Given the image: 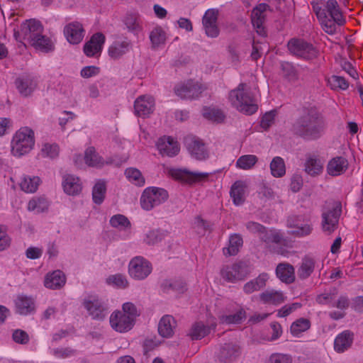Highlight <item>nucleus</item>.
Returning a JSON list of instances; mask_svg holds the SVG:
<instances>
[{
  "label": "nucleus",
  "instance_id": "f257e3e1",
  "mask_svg": "<svg viewBox=\"0 0 363 363\" xmlns=\"http://www.w3.org/2000/svg\"><path fill=\"white\" fill-rule=\"evenodd\" d=\"M324 128L323 119L313 109L308 110L293 124L292 131L306 140H315L320 137Z\"/></svg>",
  "mask_w": 363,
  "mask_h": 363
},
{
  "label": "nucleus",
  "instance_id": "f03ea898",
  "mask_svg": "<svg viewBox=\"0 0 363 363\" xmlns=\"http://www.w3.org/2000/svg\"><path fill=\"white\" fill-rule=\"evenodd\" d=\"M247 84L241 83L229 93V100L233 107L247 115H252L257 111V105L253 96L246 90Z\"/></svg>",
  "mask_w": 363,
  "mask_h": 363
},
{
  "label": "nucleus",
  "instance_id": "7ed1b4c3",
  "mask_svg": "<svg viewBox=\"0 0 363 363\" xmlns=\"http://www.w3.org/2000/svg\"><path fill=\"white\" fill-rule=\"evenodd\" d=\"M34 144V131L27 126L21 127L11 140V153L16 157L23 156L33 149Z\"/></svg>",
  "mask_w": 363,
  "mask_h": 363
},
{
  "label": "nucleus",
  "instance_id": "20e7f679",
  "mask_svg": "<svg viewBox=\"0 0 363 363\" xmlns=\"http://www.w3.org/2000/svg\"><path fill=\"white\" fill-rule=\"evenodd\" d=\"M341 213L342 203L340 201H326L321 214V227L325 233L330 235L337 228Z\"/></svg>",
  "mask_w": 363,
  "mask_h": 363
},
{
  "label": "nucleus",
  "instance_id": "39448f33",
  "mask_svg": "<svg viewBox=\"0 0 363 363\" xmlns=\"http://www.w3.org/2000/svg\"><path fill=\"white\" fill-rule=\"evenodd\" d=\"M168 192L162 188H146L140 197L141 207L145 211H150L167 200Z\"/></svg>",
  "mask_w": 363,
  "mask_h": 363
},
{
  "label": "nucleus",
  "instance_id": "423d86ee",
  "mask_svg": "<svg viewBox=\"0 0 363 363\" xmlns=\"http://www.w3.org/2000/svg\"><path fill=\"white\" fill-rule=\"evenodd\" d=\"M249 274L247 266L242 262L225 265L220 269V276L228 282L235 283L243 280Z\"/></svg>",
  "mask_w": 363,
  "mask_h": 363
},
{
  "label": "nucleus",
  "instance_id": "0eeeda50",
  "mask_svg": "<svg viewBox=\"0 0 363 363\" xmlns=\"http://www.w3.org/2000/svg\"><path fill=\"white\" fill-rule=\"evenodd\" d=\"M152 269L150 262L140 256L133 258L128 265L130 276L136 280H143L147 278Z\"/></svg>",
  "mask_w": 363,
  "mask_h": 363
},
{
  "label": "nucleus",
  "instance_id": "6e6552de",
  "mask_svg": "<svg viewBox=\"0 0 363 363\" xmlns=\"http://www.w3.org/2000/svg\"><path fill=\"white\" fill-rule=\"evenodd\" d=\"M43 27L40 22L35 19L26 21L22 23L19 31L15 32L14 35L17 38L21 37L27 43L39 37L43 33Z\"/></svg>",
  "mask_w": 363,
  "mask_h": 363
},
{
  "label": "nucleus",
  "instance_id": "1a4fd4ad",
  "mask_svg": "<svg viewBox=\"0 0 363 363\" xmlns=\"http://www.w3.org/2000/svg\"><path fill=\"white\" fill-rule=\"evenodd\" d=\"M289 51L295 55L306 60L317 56L318 52L312 44L300 39H291L288 43Z\"/></svg>",
  "mask_w": 363,
  "mask_h": 363
},
{
  "label": "nucleus",
  "instance_id": "9d476101",
  "mask_svg": "<svg viewBox=\"0 0 363 363\" xmlns=\"http://www.w3.org/2000/svg\"><path fill=\"white\" fill-rule=\"evenodd\" d=\"M203 87L199 82L188 80L174 87L176 95L183 99H193L198 98L203 91Z\"/></svg>",
  "mask_w": 363,
  "mask_h": 363
},
{
  "label": "nucleus",
  "instance_id": "9b49d317",
  "mask_svg": "<svg viewBox=\"0 0 363 363\" xmlns=\"http://www.w3.org/2000/svg\"><path fill=\"white\" fill-rule=\"evenodd\" d=\"M110 324L116 332L125 333L133 328L135 323L132 318L124 315L121 311H116L110 316Z\"/></svg>",
  "mask_w": 363,
  "mask_h": 363
},
{
  "label": "nucleus",
  "instance_id": "f8f14e48",
  "mask_svg": "<svg viewBox=\"0 0 363 363\" xmlns=\"http://www.w3.org/2000/svg\"><path fill=\"white\" fill-rule=\"evenodd\" d=\"M218 16V11L214 9H208L203 16L202 24L208 37L216 38L219 35L220 30L217 25Z\"/></svg>",
  "mask_w": 363,
  "mask_h": 363
},
{
  "label": "nucleus",
  "instance_id": "ddd939ff",
  "mask_svg": "<svg viewBox=\"0 0 363 363\" xmlns=\"http://www.w3.org/2000/svg\"><path fill=\"white\" fill-rule=\"evenodd\" d=\"M169 173L175 179L189 184L200 182L209 175L208 173L189 172L185 169H171Z\"/></svg>",
  "mask_w": 363,
  "mask_h": 363
},
{
  "label": "nucleus",
  "instance_id": "4468645a",
  "mask_svg": "<svg viewBox=\"0 0 363 363\" xmlns=\"http://www.w3.org/2000/svg\"><path fill=\"white\" fill-rule=\"evenodd\" d=\"M269 9V6L264 3L258 4L253 9L251 14L252 23L260 36H265L266 31L263 26L265 21V12Z\"/></svg>",
  "mask_w": 363,
  "mask_h": 363
},
{
  "label": "nucleus",
  "instance_id": "2eb2a0df",
  "mask_svg": "<svg viewBox=\"0 0 363 363\" xmlns=\"http://www.w3.org/2000/svg\"><path fill=\"white\" fill-rule=\"evenodd\" d=\"M133 44L128 38H119L114 40L108 49L109 57L118 60L132 50Z\"/></svg>",
  "mask_w": 363,
  "mask_h": 363
},
{
  "label": "nucleus",
  "instance_id": "dca6fc26",
  "mask_svg": "<svg viewBox=\"0 0 363 363\" xmlns=\"http://www.w3.org/2000/svg\"><path fill=\"white\" fill-rule=\"evenodd\" d=\"M84 29L82 23L74 21L68 23L64 28V34L71 44L79 43L84 36Z\"/></svg>",
  "mask_w": 363,
  "mask_h": 363
},
{
  "label": "nucleus",
  "instance_id": "f3484780",
  "mask_svg": "<svg viewBox=\"0 0 363 363\" xmlns=\"http://www.w3.org/2000/svg\"><path fill=\"white\" fill-rule=\"evenodd\" d=\"M83 304L94 319L103 320L107 314L105 306L95 297L85 299Z\"/></svg>",
  "mask_w": 363,
  "mask_h": 363
},
{
  "label": "nucleus",
  "instance_id": "a211bd4d",
  "mask_svg": "<svg viewBox=\"0 0 363 363\" xmlns=\"http://www.w3.org/2000/svg\"><path fill=\"white\" fill-rule=\"evenodd\" d=\"M105 35L101 33L94 34L84 45V52L87 57H94L100 54L105 43Z\"/></svg>",
  "mask_w": 363,
  "mask_h": 363
},
{
  "label": "nucleus",
  "instance_id": "6ab92c4d",
  "mask_svg": "<svg viewBox=\"0 0 363 363\" xmlns=\"http://www.w3.org/2000/svg\"><path fill=\"white\" fill-rule=\"evenodd\" d=\"M155 100L151 96H140L135 101L134 109L137 116H148L154 111Z\"/></svg>",
  "mask_w": 363,
  "mask_h": 363
},
{
  "label": "nucleus",
  "instance_id": "aec40b11",
  "mask_svg": "<svg viewBox=\"0 0 363 363\" xmlns=\"http://www.w3.org/2000/svg\"><path fill=\"white\" fill-rule=\"evenodd\" d=\"M157 149L162 156L173 157L179 152V146L177 141L171 137H162L158 140Z\"/></svg>",
  "mask_w": 363,
  "mask_h": 363
},
{
  "label": "nucleus",
  "instance_id": "412c9836",
  "mask_svg": "<svg viewBox=\"0 0 363 363\" xmlns=\"http://www.w3.org/2000/svg\"><path fill=\"white\" fill-rule=\"evenodd\" d=\"M15 85L23 96H30L37 87V82L30 76H21L15 80Z\"/></svg>",
  "mask_w": 363,
  "mask_h": 363
},
{
  "label": "nucleus",
  "instance_id": "4be33fe9",
  "mask_svg": "<svg viewBox=\"0 0 363 363\" xmlns=\"http://www.w3.org/2000/svg\"><path fill=\"white\" fill-rule=\"evenodd\" d=\"M240 354L238 345L234 343H225L220 349L218 358L220 362L230 363Z\"/></svg>",
  "mask_w": 363,
  "mask_h": 363
},
{
  "label": "nucleus",
  "instance_id": "5701e85b",
  "mask_svg": "<svg viewBox=\"0 0 363 363\" xmlns=\"http://www.w3.org/2000/svg\"><path fill=\"white\" fill-rule=\"evenodd\" d=\"M348 161L346 158L339 156L331 159L327 165V172L333 177L344 174L348 169Z\"/></svg>",
  "mask_w": 363,
  "mask_h": 363
},
{
  "label": "nucleus",
  "instance_id": "b1692460",
  "mask_svg": "<svg viewBox=\"0 0 363 363\" xmlns=\"http://www.w3.org/2000/svg\"><path fill=\"white\" fill-rule=\"evenodd\" d=\"M66 282V277L60 270H56L48 274L45 278L44 284L46 288L58 289L62 288Z\"/></svg>",
  "mask_w": 363,
  "mask_h": 363
},
{
  "label": "nucleus",
  "instance_id": "393cba45",
  "mask_svg": "<svg viewBox=\"0 0 363 363\" xmlns=\"http://www.w3.org/2000/svg\"><path fill=\"white\" fill-rule=\"evenodd\" d=\"M177 323L174 318L169 315H164L158 324L159 334L163 337H170L174 334Z\"/></svg>",
  "mask_w": 363,
  "mask_h": 363
},
{
  "label": "nucleus",
  "instance_id": "a878e982",
  "mask_svg": "<svg viewBox=\"0 0 363 363\" xmlns=\"http://www.w3.org/2000/svg\"><path fill=\"white\" fill-rule=\"evenodd\" d=\"M16 312L21 315H28L35 310L34 301L31 297L19 295L15 300Z\"/></svg>",
  "mask_w": 363,
  "mask_h": 363
},
{
  "label": "nucleus",
  "instance_id": "bb28decb",
  "mask_svg": "<svg viewBox=\"0 0 363 363\" xmlns=\"http://www.w3.org/2000/svg\"><path fill=\"white\" fill-rule=\"evenodd\" d=\"M62 186L65 192L72 196L79 194L82 189L79 177L72 174H67L64 177Z\"/></svg>",
  "mask_w": 363,
  "mask_h": 363
},
{
  "label": "nucleus",
  "instance_id": "cd10ccee",
  "mask_svg": "<svg viewBox=\"0 0 363 363\" xmlns=\"http://www.w3.org/2000/svg\"><path fill=\"white\" fill-rule=\"evenodd\" d=\"M268 279V274L262 273L255 279L245 283L243 286V291L247 294L257 291L265 287Z\"/></svg>",
  "mask_w": 363,
  "mask_h": 363
},
{
  "label": "nucleus",
  "instance_id": "c85d7f7f",
  "mask_svg": "<svg viewBox=\"0 0 363 363\" xmlns=\"http://www.w3.org/2000/svg\"><path fill=\"white\" fill-rule=\"evenodd\" d=\"M276 274L278 278L283 282L291 284L295 280L294 267L289 263H280L276 268Z\"/></svg>",
  "mask_w": 363,
  "mask_h": 363
},
{
  "label": "nucleus",
  "instance_id": "c756f323",
  "mask_svg": "<svg viewBox=\"0 0 363 363\" xmlns=\"http://www.w3.org/2000/svg\"><path fill=\"white\" fill-rule=\"evenodd\" d=\"M260 301L264 304L279 305L284 302L285 297L281 291L266 290L259 294Z\"/></svg>",
  "mask_w": 363,
  "mask_h": 363
},
{
  "label": "nucleus",
  "instance_id": "7c9ffc66",
  "mask_svg": "<svg viewBox=\"0 0 363 363\" xmlns=\"http://www.w3.org/2000/svg\"><path fill=\"white\" fill-rule=\"evenodd\" d=\"M216 323L205 325L202 322H197L192 325L189 335L192 340H201L208 335L212 329H215Z\"/></svg>",
  "mask_w": 363,
  "mask_h": 363
},
{
  "label": "nucleus",
  "instance_id": "2f4dec72",
  "mask_svg": "<svg viewBox=\"0 0 363 363\" xmlns=\"http://www.w3.org/2000/svg\"><path fill=\"white\" fill-rule=\"evenodd\" d=\"M187 143V147L191 155L196 159L202 160L208 157V154L203 143L196 139H191Z\"/></svg>",
  "mask_w": 363,
  "mask_h": 363
},
{
  "label": "nucleus",
  "instance_id": "473e14b6",
  "mask_svg": "<svg viewBox=\"0 0 363 363\" xmlns=\"http://www.w3.org/2000/svg\"><path fill=\"white\" fill-rule=\"evenodd\" d=\"M304 169L310 176L316 177L323 172V162L316 156H309L306 160Z\"/></svg>",
  "mask_w": 363,
  "mask_h": 363
},
{
  "label": "nucleus",
  "instance_id": "72a5a7b5",
  "mask_svg": "<svg viewBox=\"0 0 363 363\" xmlns=\"http://www.w3.org/2000/svg\"><path fill=\"white\" fill-rule=\"evenodd\" d=\"M352 340L353 333L349 330L343 331L335 339L334 348L337 352H342L351 346Z\"/></svg>",
  "mask_w": 363,
  "mask_h": 363
},
{
  "label": "nucleus",
  "instance_id": "f704fd0d",
  "mask_svg": "<svg viewBox=\"0 0 363 363\" xmlns=\"http://www.w3.org/2000/svg\"><path fill=\"white\" fill-rule=\"evenodd\" d=\"M123 23L128 32L135 35L143 30L142 21L138 13H127L124 17Z\"/></svg>",
  "mask_w": 363,
  "mask_h": 363
},
{
  "label": "nucleus",
  "instance_id": "c9c22d12",
  "mask_svg": "<svg viewBox=\"0 0 363 363\" xmlns=\"http://www.w3.org/2000/svg\"><path fill=\"white\" fill-rule=\"evenodd\" d=\"M315 264L314 259L307 256L304 257L298 269V277L301 279H306L309 277L314 271Z\"/></svg>",
  "mask_w": 363,
  "mask_h": 363
},
{
  "label": "nucleus",
  "instance_id": "e433bc0d",
  "mask_svg": "<svg viewBox=\"0 0 363 363\" xmlns=\"http://www.w3.org/2000/svg\"><path fill=\"white\" fill-rule=\"evenodd\" d=\"M149 38L152 48L156 49L165 44L167 35L161 26H157L150 31Z\"/></svg>",
  "mask_w": 363,
  "mask_h": 363
},
{
  "label": "nucleus",
  "instance_id": "4c0bfd02",
  "mask_svg": "<svg viewBox=\"0 0 363 363\" xmlns=\"http://www.w3.org/2000/svg\"><path fill=\"white\" fill-rule=\"evenodd\" d=\"M245 184L240 181L235 182L231 187L230 196L236 206L241 205L245 201Z\"/></svg>",
  "mask_w": 363,
  "mask_h": 363
},
{
  "label": "nucleus",
  "instance_id": "58836bf2",
  "mask_svg": "<svg viewBox=\"0 0 363 363\" xmlns=\"http://www.w3.org/2000/svg\"><path fill=\"white\" fill-rule=\"evenodd\" d=\"M259 239L267 245L281 244L284 240L283 236L279 231L274 229L267 230L265 227L259 236Z\"/></svg>",
  "mask_w": 363,
  "mask_h": 363
},
{
  "label": "nucleus",
  "instance_id": "ea45409f",
  "mask_svg": "<svg viewBox=\"0 0 363 363\" xmlns=\"http://www.w3.org/2000/svg\"><path fill=\"white\" fill-rule=\"evenodd\" d=\"M84 160L86 164L94 167H101L106 163L103 158L96 152L93 147H89L86 150Z\"/></svg>",
  "mask_w": 363,
  "mask_h": 363
},
{
  "label": "nucleus",
  "instance_id": "a19ab883",
  "mask_svg": "<svg viewBox=\"0 0 363 363\" xmlns=\"http://www.w3.org/2000/svg\"><path fill=\"white\" fill-rule=\"evenodd\" d=\"M325 7L326 8V13L328 12L330 14V18H333L337 24L342 25L344 23L345 21L336 0H328Z\"/></svg>",
  "mask_w": 363,
  "mask_h": 363
},
{
  "label": "nucleus",
  "instance_id": "79ce46f5",
  "mask_svg": "<svg viewBox=\"0 0 363 363\" xmlns=\"http://www.w3.org/2000/svg\"><path fill=\"white\" fill-rule=\"evenodd\" d=\"M29 44L36 50H39L44 52H48L54 49V45L50 39L42 35V33L39 37L33 40V41Z\"/></svg>",
  "mask_w": 363,
  "mask_h": 363
},
{
  "label": "nucleus",
  "instance_id": "37998d69",
  "mask_svg": "<svg viewBox=\"0 0 363 363\" xmlns=\"http://www.w3.org/2000/svg\"><path fill=\"white\" fill-rule=\"evenodd\" d=\"M242 238L240 235H232L229 239L228 247L223 248L224 255L229 256L235 255L238 252L239 249L242 246Z\"/></svg>",
  "mask_w": 363,
  "mask_h": 363
},
{
  "label": "nucleus",
  "instance_id": "c03bdc74",
  "mask_svg": "<svg viewBox=\"0 0 363 363\" xmlns=\"http://www.w3.org/2000/svg\"><path fill=\"white\" fill-rule=\"evenodd\" d=\"M246 318V312L243 308L239 309L235 314L221 315L219 321L223 324H239Z\"/></svg>",
  "mask_w": 363,
  "mask_h": 363
},
{
  "label": "nucleus",
  "instance_id": "a18cd8bd",
  "mask_svg": "<svg viewBox=\"0 0 363 363\" xmlns=\"http://www.w3.org/2000/svg\"><path fill=\"white\" fill-rule=\"evenodd\" d=\"M281 74L289 82H295L298 79V73L296 67L290 62H284L281 64Z\"/></svg>",
  "mask_w": 363,
  "mask_h": 363
},
{
  "label": "nucleus",
  "instance_id": "49530a36",
  "mask_svg": "<svg viewBox=\"0 0 363 363\" xmlns=\"http://www.w3.org/2000/svg\"><path fill=\"white\" fill-rule=\"evenodd\" d=\"M270 170L274 177H281L286 174L285 162L281 157H275L270 163Z\"/></svg>",
  "mask_w": 363,
  "mask_h": 363
},
{
  "label": "nucleus",
  "instance_id": "de8ad7c7",
  "mask_svg": "<svg viewBox=\"0 0 363 363\" xmlns=\"http://www.w3.org/2000/svg\"><path fill=\"white\" fill-rule=\"evenodd\" d=\"M39 183L40 178L38 177H30L25 176L21 180L20 186L25 192L33 193L37 190Z\"/></svg>",
  "mask_w": 363,
  "mask_h": 363
},
{
  "label": "nucleus",
  "instance_id": "09e8293b",
  "mask_svg": "<svg viewBox=\"0 0 363 363\" xmlns=\"http://www.w3.org/2000/svg\"><path fill=\"white\" fill-rule=\"evenodd\" d=\"M49 202L44 197L33 198L28 204V209L30 211L41 213L48 208Z\"/></svg>",
  "mask_w": 363,
  "mask_h": 363
},
{
  "label": "nucleus",
  "instance_id": "8fccbe9b",
  "mask_svg": "<svg viewBox=\"0 0 363 363\" xmlns=\"http://www.w3.org/2000/svg\"><path fill=\"white\" fill-rule=\"evenodd\" d=\"M203 116L205 118L218 123L223 122L225 118V116L221 110L214 108H203Z\"/></svg>",
  "mask_w": 363,
  "mask_h": 363
},
{
  "label": "nucleus",
  "instance_id": "3c124183",
  "mask_svg": "<svg viewBox=\"0 0 363 363\" xmlns=\"http://www.w3.org/2000/svg\"><path fill=\"white\" fill-rule=\"evenodd\" d=\"M310 327V320L306 318H301L291 324L290 330L294 336H298L301 333L308 330Z\"/></svg>",
  "mask_w": 363,
  "mask_h": 363
},
{
  "label": "nucleus",
  "instance_id": "603ef678",
  "mask_svg": "<svg viewBox=\"0 0 363 363\" xmlns=\"http://www.w3.org/2000/svg\"><path fill=\"white\" fill-rule=\"evenodd\" d=\"M125 175L127 179L136 186H143L145 184V179L142 173L136 168H128L125 171Z\"/></svg>",
  "mask_w": 363,
  "mask_h": 363
},
{
  "label": "nucleus",
  "instance_id": "864d4df0",
  "mask_svg": "<svg viewBox=\"0 0 363 363\" xmlns=\"http://www.w3.org/2000/svg\"><path fill=\"white\" fill-rule=\"evenodd\" d=\"M258 158L254 155L240 156L236 161V167L242 169H250L257 162Z\"/></svg>",
  "mask_w": 363,
  "mask_h": 363
},
{
  "label": "nucleus",
  "instance_id": "5fc2aeb1",
  "mask_svg": "<svg viewBox=\"0 0 363 363\" xmlns=\"http://www.w3.org/2000/svg\"><path fill=\"white\" fill-rule=\"evenodd\" d=\"M337 294V290L335 288L318 294L315 298V301L320 305H328L333 303Z\"/></svg>",
  "mask_w": 363,
  "mask_h": 363
},
{
  "label": "nucleus",
  "instance_id": "6e6d98bb",
  "mask_svg": "<svg viewBox=\"0 0 363 363\" xmlns=\"http://www.w3.org/2000/svg\"><path fill=\"white\" fill-rule=\"evenodd\" d=\"M106 185L104 182H97L92 191V198L93 201L96 204H101L105 197L106 194Z\"/></svg>",
  "mask_w": 363,
  "mask_h": 363
},
{
  "label": "nucleus",
  "instance_id": "4d7b16f0",
  "mask_svg": "<svg viewBox=\"0 0 363 363\" xmlns=\"http://www.w3.org/2000/svg\"><path fill=\"white\" fill-rule=\"evenodd\" d=\"M106 282L109 285H113L122 289H125L128 286V281L126 277L121 274L109 276L106 279Z\"/></svg>",
  "mask_w": 363,
  "mask_h": 363
},
{
  "label": "nucleus",
  "instance_id": "13d9d810",
  "mask_svg": "<svg viewBox=\"0 0 363 363\" xmlns=\"http://www.w3.org/2000/svg\"><path fill=\"white\" fill-rule=\"evenodd\" d=\"M111 226L120 229H125L130 226V223L128 218L121 214H117L112 216L110 219Z\"/></svg>",
  "mask_w": 363,
  "mask_h": 363
},
{
  "label": "nucleus",
  "instance_id": "bf43d9fd",
  "mask_svg": "<svg viewBox=\"0 0 363 363\" xmlns=\"http://www.w3.org/2000/svg\"><path fill=\"white\" fill-rule=\"evenodd\" d=\"M164 237V233L159 230H150L144 238L145 243L148 245H155L160 242Z\"/></svg>",
  "mask_w": 363,
  "mask_h": 363
},
{
  "label": "nucleus",
  "instance_id": "052dcab7",
  "mask_svg": "<svg viewBox=\"0 0 363 363\" xmlns=\"http://www.w3.org/2000/svg\"><path fill=\"white\" fill-rule=\"evenodd\" d=\"M320 22L321 23L322 28L325 33L330 35L335 33L337 29V22H335L333 18L326 16L324 18L320 20Z\"/></svg>",
  "mask_w": 363,
  "mask_h": 363
},
{
  "label": "nucleus",
  "instance_id": "680f3d73",
  "mask_svg": "<svg viewBox=\"0 0 363 363\" xmlns=\"http://www.w3.org/2000/svg\"><path fill=\"white\" fill-rule=\"evenodd\" d=\"M121 312L124 313V315L128 317L132 318L134 323H135L136 318L140 315L136 306L131 302L123 303Z\"/></svg>",
  "mask_w": 363,
  "mask_h": 363
},
{
  "label": "nucleus",
  "instance_id": "e2e57ef3",
  "mask_svg": "<svg viewBox=\"0 0 363 363\" xmlns=\"http://www.w3.org/2000/svg\"><path fill=\"white\" fill-rule=\"evenodd\" d=\"M41 153L43 157L55 158L59 154V147L56 144L45 143L41 149Z\"/></svg>",
  "mask_w": 363,
  "mask_h": 363
},
{
  "label": "nucleus",
  "instance_id": "0e129e2a",
  "mask_svg": "<svg viewBox=\"0 0 363 363\" xmlns=\"http://www.w3.org/2000/svg\"><path fill=\"white\" fill-rule=\"evenodd\" d=\"M329 83L333 89L339 88L342 90H346L349 86V83L342 77L333 75L329 79Z\"/></svg>",
  "mask_w": 363,
  "mask_h": 363
},
{
  "label": "nucleus",
  "instance_id": "69168bd1",
  "mask_svg": "<svg viewBox=\"0 0 363 363\" xmlns=\"http://www.w3.org/2000/svg\"><path fill=\"white\" fill-rule=\"evenodd\" d=\"M338 63L342 69L347 72L352 78L356 79L358 78V73L353 67L352 64L348 62L345 58H340Z\"/></svg>",
  "mask_w": 363,
  "mask_h": 363
},
{
  "label": "nucleus",
  "instance_id": "338daca9",
  "mask_svg": "<svg viewBox=\"0 0 363 363\" xmlns=\"http://www.w3.org/2000/svg\"><path fill=\"white\" fill-rule=\"evenodd\" d=\"M13 340L21 345H26L29 342V335L28 333L20 329L15 330L12 334Z\"/></svg>",
  "mask_w": 363,
  "mask_h": 363
},
{
  "label": "nucleus",
  "instance_id": "774afa93",
  "mask_svg": "<svg viewBox=\"0 0 363 363\" xmlns=\"http://www.w3.org/2000/svg\"><path fill=\"white\" fill-rule=\"evenodd\" d=\"M269 361V363H291L292 357L288 354L274 353L270 356Z\"/></svg>",
  "mask_w": 363,
  "mask_h": 363
}]
</instances>
